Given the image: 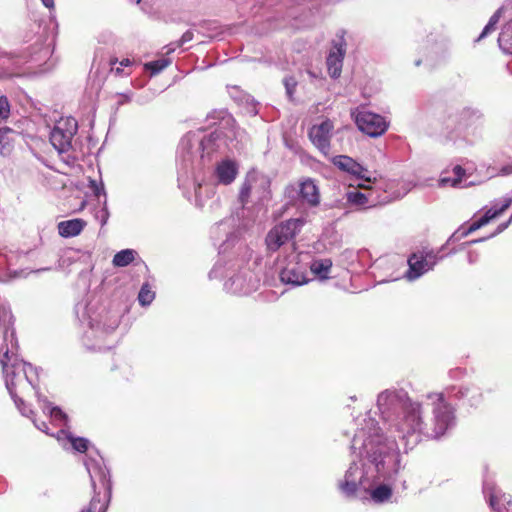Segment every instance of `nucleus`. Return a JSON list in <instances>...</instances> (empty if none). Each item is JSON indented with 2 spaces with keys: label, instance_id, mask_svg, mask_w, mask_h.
Masks as SVG:
<instances>
[{
  "label": "nucleus",
  "instance_id": "obj_47",
  "mask_svg": "<svg viewBox=\"0 0 512 512\" xmlns=\"http://www.w3.org/2000/svg\"><path fill=\"white\" fill-rule=\"evenodd\" d=\"M33 423L34 425L41 431L45 432L48 434V425L46 422H41V423H37L34 419H33Z\"/></svg>",
  "mask_w": 512,
  "mask_h": 512
},
{
  "label": "nucleus",
  "instance_id": "obj_52",
  "mask_svg": "<svg viewBox=\"0 0 512 512\" xmlns=\"http://www.w3.org/2000/svg\"><path fill=\"white\" fill-rule=\"evenodd\" d=\"M420 63H421V61H420V60H417V61L415 62V65H416V66H419V65H420Z\"/></svg>",
  "mask_w": 512,
  "mask_h": 512
},
{
  "label": "nucleus",
  "instance_id": "obj_8",
  "mask_svg": "<svg viewBox=\"0 0 512 512\" xmlns=\"http://www.w3.org/2000/svg\"><path fill=\"white\" fill-rule=\"evenodd\" d=\"M310 254L292 251L283 260L280 268V280L284 284L301 286L309 282L308 266Z\"/></svg>",
  "mask_w": 512,
  "mask_h": 512
},
{
  "label": "nucleus",
  "instance_id": "obj_21",
  "mask_svg": "<svg viewBox=\"0 0 512 512\" xmlns=\"http://www.w3.org/2000/svg\"><path fill=\"white\" fill-rule=\"evenodd\" d=\"M481 122L482 114L478 110L465 108L458 115L457 125L458 129L464 132L476 128Z\"/></svg>",
  "mask_w": 512,
  "mask_h": 512
},
{
  "label": "nucleus",
  "instance_id": "obj_32",
  "mask_svg": "<svg viewBox=\"0 0 512 512\" xmlns=\"http://www.w3.org/2000/svg\"><path fill=\"white\" fill-rule=\"evenodd\" d=\"M111 71L119 76H127L131 73V70L126 71L127 68L131 67L133 62L129 58H124L118 61L117 58L110 59Z\"/></svg>",
  "mask_w": 512,
  "mask_h": 512
},
{
  "label": "nucleus",
  "instance_id": "obj_19",
  "mask_svg": "<svg viewBox=\"0 0 512 512\" xmlns=\"http://www.w3.org/2000/svg\"><path fill=\"white\" fill-rule=\"evenodd\" d=\"M483 493L488 498L490 507L497 512H512L511 496L497 489L493 483L484 481Z\"/></svg>",
  "mask_w": 512,
  "mask_h": 512
},
{
  "label": "nucleus",
  "instance_id": "obj_15",
  "mask_svg": "<svg viewBox=\"0 0 512 512\" xmlns=\"http://www.w3.org/2000/svg\"><path fill=\"white\" fill-rule=\"evenodd\" d=\"M334 122L328 118L314 124L308 131L312 144L325 156L330 153V140L334 132Z\"/></svg>",
  "mask_w": 512,
  "mask_h": 512
},
{
  "label": "nucleus",
  "instance_id": "obj_1",
  "mask_svg": "<svg viewBox=\"0 0 512 512\" xmlns=\"http://www.w3.org/2000/svg\"><path fill=\"white\" fill-rule=\"evenodd\" d=\"M432 418L426 419L423 405L412 400L402 389H387L379 393L377 408L389 431L404 442L405 449H412L424 439H438L456 425L455 409L449 400L464 401L471 407L483 402V393L475 384L451 385L443 392L430 393Z\"/></svg>",
  "mask_w": 512,
  "mask_h": 512
},
{
  "label": "nucleus",
  "instance_id": "obj_37",
  "mask_svg": "<svg viewBox=\"0 0 512 512\" xmlns=\"http://www.w3.org/2000/svg\"><path fill=\"white\" fill-rule=\"evenodd\" d=\"M66 436L74 450L83 453L88 449L89 441L86 438L73 437L70 434Z\"/></svg>",
  "mask_w": 512,
  "mask_h": 512
},
{
  "label": "nucleus",
  "instance_id": "obj_16",
  "mask_svg": "<svg viewBox=\"0 0 512 512\" xmlns=\"http://www.w3.org/2000/svg\"><path fill=\"white\" fill-rule=\"evenodd\" d=\"M345 54L346 42L344 33L341 32V34L337 35V38L332 41V47L326 59L328 73L334 79L341 75Z\"/></svg>",
  "mask_w": 512,
  "mask_h": 512
},
{
  "label": "nucleus",
  "instance_id": "obj_30",
  "mask_svg": "<svg viewBox=\"0 0 512 512\" xmlns=\"http://www.w3.org/2000/svg\"><path fill=\"white\" fill-rule=\"evenodd\" d=\"M39 402L41 403V408L44 413H49L53 421L65 423L67 420V415L57 406H52L49 401L46 399H41L38 396Z\"/></svg>",
  "mask_w": 512,
  "mask_h": 512
},
{
  "label": "nucleus",
  "instance_id": "obj_22",
  "mask_svg": "<svg viewBox=\"0 0 512 512\" xmlns=\"http://www.w3.org/2000/svg\"><path fill=\"white\" fill-rule=\"evenodd\" d=\"M299 193L302 200L310 206H317L320 202L319 189L311 179H306L300 183Z\"/></svg>",
  "mask_w": 512,
  "mask_h": 512
},
{
  "label": "nucleus",
  "instance_id": "obj_48",
  "mask_svg": "<svg viewBox=\"0 0 512 512\" xmlns=\"http://www.w3.org/2000/svg\"><path fill=\"white\" fill-rule=\"evenodd\" d=\"M42 4L48 8L50 11L54 10L55 2L54 0H41Z\"/></svg>",
  "mask_w": 512,
  "mask_h": 512
},
{
  "label": "nucleus",
  "instance_id": "obj_26",
  "mask_svg": "<svg viewBox=\"0 0 512 512\" xmlns=\"http://www.w3.org/2000/svg\"><path fill=\"white\" fill-rule=\"evenodd\" d=\"M453 176H446L444 174L441 175L438 185L440 187H462V179L465 176V170L460 166L456 165L454 166L452 170ZM469 184H465V186H468ZM464 187V185H463Z\"/></svg>",
  "mask_w": 512,
  "mask_h": 512
},
{
  "label": "nucleus",
  "instance_id": "obj_13",
  "mask_svg": "<svg viewBox=\"0 0 512 512\" xmlns=\"http://www.w3.org/2000/svg\"><path fill=\"white\" fill-rule=\"evenodd\" d=\"M302 219H289L273 227L266 236L269 251H277L282 245L293 239L302 228Z\"/></svg>",
  "mask_w": 512,
  "mask_h": 512
},
{
  "label": "nucleus",
  "instance_id": "obj_43",
  "mask_svg": "<svg viewBox=\"0 0 512 512\" xmlns=\"http://www.w3.org/2000/svg\"><path fill=\"white\" fill-rule=\"evenodd\" d=\"M117 97V105H123L125 103H128L131 101L132 99V93L131 92H126V93H119L116 95Z\"/></svg>",
  "mask_w": 512,
  "mask_h": 512
},
{
  "label": "nucleus",
  "instance_id": "obj_4",
  "mask_svg": "<svg viewBox=\"0 0 512 512\" xmlns=\"http://www.w3.org/2000/svg\"><path fill=\"white\" fill-rule=\"evenodd\" d=\"M75 313L78 319L88 326L82 337V342L88 350L102 351L110 349L114 345V341L110 338L120 323L117 314H112L104 309L94 311L85 303H77Z\"/></svg>",
  "mask_w": 512,
  "mask_h": 512
},
{
  "label": "nucleus",
  "instance_id": "obj_38",
  "mask_svg": "<svg viewBox=\"0 0 512 512\" xmlns=\"http://www.w3.org/2000/svg\"><path fill=\"white\" fill-rule=\"evenodd\" d=\"M11 111V105L8 98L4 95L0 96V124L5 122L9 116Z\"/></svg>",
  "mask_w": 512,
  "mask_h": 512
},
{
  "label": "nucleus",
  "instance_id": "obj_9",
  "mask_svg": "<svg viewBox=\"0 0 512 512\" xmlns=\"http://www.w3.org/2000/svg\"><path fill=\"white\" fill-rule=\"evenodd\" d=\"M78 130L77 121L73 117L61 118L50 132V142L68 165H73L75 158L68 152L72 148V140Z\"/></svg>",
  "mask_w": 512,
  "mask_h": 512
},
{
  "label": "nucleus",
  "instance_id": "obj_42",
  "mask_svg": "<svg viewBox=\"0 0 512 512\" xmlns=\"http://www.w3.org/2000/svg\"><path fill=\"white\" fill-rule=\"evenodd\" d=\"M284 86L286 89V93L289 96V98H292L293 93L295 92V88L297 86V81L294 77H286L284 79Z\"/></svg>",
  "mask_w": 512,
  "mask_h": 512
},
{
  "label": "nucleus",
  "instance_id": "obj_20",
  "mask_svg": "<svg viewBox=\"0 0 512 512\" xmlns=\"http://www.w3.org/2000/svg\"><path fill=\"white\" fill-rule=\"evenodd\" d=\"M360 189L365 190L364 192L359 190H351L346 193L347 202L357 207H373L378 203L377 197L374 196L373 187L368 186L364 183L358 184Z\"/></svg>",
  "mask_w": 512,
  "mask_h": 512
},
{
  "label": "nucleus",
  "instance_id": "obj_7",
  "mask_svg": "<svg viewBox=\"0 0 512 512\" xmlns=\"http://www.w3.org/2000/svg\"><path fill=\"white\" fill-rule=\"evenodd\" d=\"M85 466L90 476L94 495L89 504L80 512H106L111 496L110 472L101 461L95 459H87Z\"/></svg>",
  "mask_w": 512,
  "mask_h": 512
},
{
  "label": "nucleus",
  "instance_id": "obj_10",
  "mask_svg": "<svg viewBox=\"0 0 512 512\" xmlns=\"http://www.w3.org/2000/svg\"><path fill=\"white\" fill-rule=\"evenodd\" d=\"M270 186L271 180L267 175L251 170L247 173L242 183L239 200L243 205L247 204L251 197H254L259 202L269 200L271 197Z\"/></svg>",
  "mask_w": 512,
  "mask_h": 512
},
{
  "label": "nucleus",
  "instance_id": "obj_12",
  "mask_svg": "<svg viewBox=\"0 0 512 512\" xmlns=\"http://www.w3.org/2000/svg\"><path fill=\"white\" fill-rule=\"evenodd\" d=\"M446 243L438 250H429L418 253H413L408 258V270L405 273V278L409 281H413L421 277L426 272L432 270L434 266L444 258V254H440L444 251Z\"/></svg>",
  "mask_w": 512,
  "mask_h": 512
},
{
  "label": "nucleus",
  "instance_id": "obj_6",
  "mask_svg": "<svg viewBox=\"0 0 512 512\" xmlns=\"http://www.w3.org/2000/svg\"><path fill=\"white\" fill-rule=\"evenodd\" d=\"M211 279L227 277L224 287L233 294H249L256 290L259 279L238 261L219 259L209 273Z\"/></svg>",
  "mask_w": 512,
  "mask_h": 512
},
{
  "label": "nucleus",
  "instance_id": "obj_29",
  "mask_svg": "<svg viewBox=\"0 0 512 512\" xmlns=\"http://www.w3.org/2000/svg\"><path fill=\"white\" fill-rule=\"evenodd\" d=\"M39 402L41 403V408L44 413H49L53 421L65 423L67 420V415L57 406H52L49 401L46 399H41L38 396Z\"/></svg>",
  "mask_w": 512,
  "mask_h": 512
},
{
  "label": "nucleus",
  "instance_id": "obj_40",
  "mask_svg": "<svg viewBox=\"0 0 512 512\" xmlns=\"http://www.w3.org/2000/svg\"><path fill=\"white\" fill-rule=\"evenodd\" d=\"M95 219L100 222L101 226H104L109 218V211L106 206V200L104 201V205L96 210Z\"/></svg>",
  "mask_w": 512,
  "mask_h": 512
},
{
  "label": "nucleus",
  "instance_id": "obj_5",
  "mask_svg": "<svg viewBox=\"0 0 512 512\" xmlns=\"http://www.w3.org/2000/svg\"><path fill=\"white\" fill-rule=\"evenodd\" d=\"M2 369L5 376L6 388L14 400V403L23 416L32 418L34 412L28 408L25 402L19 397V393L34 389L39 396L38 371L30 363H27L17 357L12 360H2Z\"/></svg>",
  "mask_w": 512,
  "mask_h": 512
},
{
  "label": "nucleus",
  "instance_id": "obj_3",
  "mask_svg": "<svg viewBox=\"0 0 512 512\" xmlns=\"http://www.w3.org/2000/svg\"><path fill=\"white\" fill-rule=\"evenodd\" d=\"M234 120L228 116L223 117L221 127L208 135L199 132H189L180 141L177 151L178 183L180 187L192 184L195 190L196 205L204 206L203 194L207 196L215 194V185L203 184L200 181V173L209 166L213 159L224 153L228 148V141L236 137V132L230 128Z\"/></svg>",
  "mask_w": 512,
  "mask_h": 512
},
{
  "label": "nucleus",
  "instance_id": "obj_36",
  "mask_svg": "<svg viewBox=\"0 0 512 512\" xmlns=\"http://www.w3.org/2000/svg\"><path fill=\"white\" fill-rule=\"evenodd\" d=\"M511 204H512V197H505L503 199V203L500 207H498V208L492 207V208L486 210L485 215H486V217L491 216V220H492V219L500 216L501 214H503L510 207Z\"/></svg>",
  "mask_w": 512,
  "mask_h": 512
},
{
  "label": "nucleus",
  "instance_id": "obj_27",
  "mask_svg": "<svg viewBox=\"0 0 512 512\" xmlns=\"http://www.w3.org/2000/svg\"><path fill=\"white\" fill-rule=\"evenodd\" d=\"M368 492H370L372 501L378 504L389 501L392 496V489L385 484H379L378 486L375 484Z\"/></svg>",
  "mask_w": 512,
  "mask_h": 512
},
{
  "label": "nucleus",
  "instance_id": "obj_46",
  "mask_svg": "<svg viewBox=\"0 0 512 512\" xmlns=\"http://www.w3.org/2000/svg\"><path fill=\"white\" fill-rule=\"evenodd\" d=\"M479 254L476 251H470L467 255V260L470 264H474L478 261Z\"/></svg>",
  "mask_w": 512,
  "mask_h": 512
},
{
  "label": "nucleus",
  "instance_id": "obj_18",
  "mask_svg": "<svg viewBox=\"0 0 512 512\" xmlns=\"http://www.w3.org/2000/svg\"><path fill=\"white\" fill-rule=\"evenodd\" d=\"M238 171V163L235 160L225 158L216 162L212 172V179L217 185L227 186L234 182Z\"/></svg>",
  "mask_w": 512,
  "mask_h": 512
},
{
  "label": "nucleus",
  "instance_id": "obj_34",
  "mask_svg": "<svg viewBox=\"0 0 512 512\" xmlns=\"http://www.w3.org/2000/svg\"><path fill=\"white\" fill-rule=\"evenodd\" d=\"M504 8H499L489 19L487 25L484 27L482 33L479 35L478 40L484 38L486 35H488L491 31L495 30V27L497 23L500 20L501 14L503 12Z\"/></svg>",
  "mask_w": 512,
  "mask_h": 512
},
{
  "label": "nucleus",
  "instance_id": "obj_31",
  "mask_svg": "<svg viewBox=\"0 0 512 512\" xmlns=\"http://www.w3.org/2000/svg\"><path fill=\"white\" fill-rule=\"evenodd\" d=\"M136 252L132 249H124L117 252L113 257V265L116 267H125L135 259Z\"/></svg>",
  "mask_w": 512,
  "mask_h": 512
},
{
  "label": "nucleus",
  "instance_id": "obj_11",
  "mask_svg": "<svg viewBox=\"0 0 512 512\" xmlns=\"http://www.w3.org/2000/svg\"><path fill=\"white\" fill-rule=\"evenodd\" d=\"M18 344L13 328V316L9 307L0 303V363L17 357Z\"/></svg>",
  "mask_w": 512,
  "mask_h": 512
},
{
  "label": "nucleus",
  "instance_id": "obj_2",
  "mask_svg": "<svg viewBox=\"0 0 512 512\" xmlns=\"http://www.w3.org/2000/svg\"><path fill=\"white\" fill-rule=\"evenodd\" d=\"M356 430L352 439L351 450L354 459L346 470L344 478L339 481L338 488L346 497L357 496L360 492H368L381 480H393L401 466L400 447L397 439L405 449L404 442L396 433L389 431L388 437L380 433L377 421L370 412L354 419Z\"/></svg>",
  "mask_w": 512,
  "mask_h": 512
},
{
  "label": "nucleus",
  "instance_id": "obj_17",
  "mask_svg": "<svg viewBox=\"0 0 512 512\" xmlns=\"http://www.w3.org/2000/svg\"><path fill=\"white\" fill-rule=\"evenodd\" d=\"M332 163L341 171L362 180L365 183H371L375 178L371 176L370 171L347 155H337L332 158Z\"/></svg>",
  "mask_w": 512,
  "mask_h": 512
},
{
  "label": "nucleus",
  "instance_id": "obj_45",
  "mask_svg": "<svg viewBox=\"0 0 512 512\" xmlns=\"http://www.w3.org/2000/svg\"><path fill=\"white\" fill-rule=\"evenodd\" d=\"M192 39H193V32L188 30L185 33H183V35L181 36L178 46H181V45L191 41Z\"/></svg>",
  "mask_w": 512,
  "mask_h": 512
},
{
  "label": "nucleus",
  "instance_id": "obj_41",
  "mask_svg": "<svg viewBox=\"0 0 512 512\" xmlns=\"http://www.w3.org/2000/svg\"><path fill=\"white\" fill-rule=\"evenodd\" d=\"M512 41V21L507 23L503 28L501 33L499 34L498 42L501 44L502 42H510Z\"/></svg>",
  "mask_w": 512,
  "mask_h": 512
},
{
  "label": "nucleus",
  "instance_id": "obj_24",
  "mask_svg": "<svg viewBox=\"0 0 512 512\" xmlns=\"http://www.w3.org/2000/svg\"><path fill=\"white\" fill-rule=\"evenodd\" d=\"M491 221V216L486 217L484 214L481 218H479L477 221L473 222L468 228L460 227L457 229L446 241V245H449L451 243H454L456 241H460L461 239L467 237L471 233L475 232L476 230L480 229L481 227L485 226Z\"/></svg>",
  "mask_w": 512,
  "mask_h": 512
},
{
  "label": "nucleus",
  "instance_id": "obj_44",
  "mask_svg": "<svg viewBox=\"0 0 512 512\" xmlns=\"http://www.w3.org/2000/svg\"><path fill=\"white\" fill-rule=\"evenodd\" d=\"M90 184H91L90 187L96 196L99 197L101 194L105 195V191H104V187H103L102 183L100 185H98L96 181L92 180V181H90Z\"/></svg>",
  "mask_w": 512,
  "mask_h": 512
},
{
  "label": "nucleus",
  "instance_id": "obj_25",
  "mask_svg": "<svg viewBox=\"0 0 512 512\" xmlns=\"http://www.w3.org/2000/svg\"><path fill=\"white\" fill-rule=\"evenodd\" d=\"M332 268V260L329 258L323 259H313L311 256L309 258V266L311 273L318 277L320 280H325L329 278V273Z\"/></svg>",
  "mask_w": 512,
  "mask_h": 512
},
{
  "label": "nucleus",
  "instance_id": "obj_39",
  "mask_svg": "<svg viewBox=\"0 0 512 512\" xmlns=\"http://www.w3.org/2000/svg\"><path fill=\"white\" fill-rule=\"evenodd\" d=\"M511 223H512V215L510 216V218L506 222L499 224L497 229L495 230V232L492 233L491 235H489L487 237L480 238V239L472 240L470 242H467L466 244H475V243L483 242V241H485L487 239H490V238L500 234L504 230H506Z\"/></svg>",
  "mask_w": 512,
  "mask_h": 512
},
{
  "label": "nucleus",
  "instance_id": "obj_51",
  "mask_svg": "<svg viewBox=\"0 0 512 512\" xmlns=\"http://www.w3.org/2000/svg\"><path fill=\"white\" fill-rule=\"evenodd\" d=\"M224 225H225V223H224V222H221V223H219V224H218V226L216 227V229H217V230H219V229H220L222 226H224Z\"/></svg>",
  "mask_w": 512,
  "mask_h": 512
},
{
  "label": "nucleus",
  "instance_id": "obj_14",
  "mask_svg": "<svg viewBox=\"0 0 512 512\" xmlns=\"http://www.w3.org/2000/svg\"><path fill=\"white\" fill-rule=\"evenodd\" d=\"M355 123L360 131L374 138L383 135L389 127V122L385 117L370 112L365 108L357 109Z\"/></svg>",
  "mask_w": 512,
  "mask_h": 512
},
{
  "label": "nucleus",
  "instance_id": "obj_33",
  "mask_svg": "<svg viewBox=\"0 0 512 512\" xmlns=\"http://www.w3.org/2000/svg\"><path fill=\"white\" fill-rule=\"evenodd\" d=\"M155 298V293L152 291L149 284L145 283L142 285L139 294H138V301L140 305L142 306H148L152 303V301Z\"/></svg>",
  "mask_w": 512,
  "mask_h": 512
},
{
  "label": "nucleus",
  "instance_id": "obj_23",
  "mask_svg": "<svg viewBox=\"0 0 512 512\" xmlns=\"http://www.w3.org/2000/svg\"><path fill=\"white\" fill-rule=\"evenodd\" d=\"M86 226V221L80 218L65 220L58 223V232L65 238L79 235Z\"/></svg>",
  "mask_w": 512,
  "mask_h": 512
},
{
  "label": "nucleus",
  "instance_id": "obj_50",
  "mask_svg": "<svg viewBox=\"0 0 512 512\" xmlns=\"http://www.w3.org/2000/svg\"><path fill=\"white\" fill-rule=\"evenodd\" d=\"M65 431L63 429H61L58 433H57V438L59 439L61 435H65Z\"/></svg>",
  "mask_w": 512,
  "mask_h": 512
},
{
  "label": "nucleus",
  "instance_id": "obj_35",
  "mask_svg": "<svg viewBox=\"0 0 512 512\" xmlns=\"http://www.w3.org/2000/svg\"><path fill=\"white\" fill-rule=\"evenodd\" d=\"M170 64V60L166 58L151 61L145 64V69L151 72V75H156L164 70Z\"/></svg>",
  "mask_w": 512,
  "mask_h": 512
},
{
  "label": "nucleus",
  "instance_id": "obj_28",
  "mask_svg": "<svg viewBox=\"0 0 512 512\" xmlns=\"http://www.w3.org/2000/svg\"><path fill=\"white\" fill-rule=\"evenodd\" d=\"M16 132L9 127L0 128V154L8 155L13 148V135Z\"/></svg>",
  "mask_w": 512,
  "mask_h": 512
},
{
  "label": "nucleus",
  "instance_id": "obj_49",
  "mask_svg": "<svg viewBox=\"0 0 512 512\" xmlns=\"http://www.w3.org/2000/svg\"><path fill=\"white\" fill-rule=\"evenodd\" d=\"M502 175H510L512 174V164L505 165L500 170Z\"/></svg>",
  "mask_w": 512,
  "mask_h": 512
}]
</instances>
